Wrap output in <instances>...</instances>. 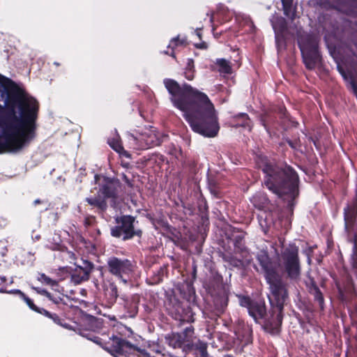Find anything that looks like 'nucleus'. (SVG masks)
Instances as JSON below:
<instances>
[{
	"instance_id": "bb28decb",
	"label": "nucleus",
	"mask_w": 357,
	"mask_h": 357,
	"mask_svg": "<svg viewBox=\"0 0 357 357\" xmlns=\"http://www.w3.org/2000/svg\"><path fill=\"white\" fill-rule=\"evenodd\" d=\"M197 36L200 38L201 37V34H200V32L199 31H197Z\"/></svg>"
},
{
	"instance_id": "a211bd4d",
	"label": "nucleus",
	"mask_w": 357,
	"mask_h": 357,
	"mask_svg": "<svg viewBox=\"0 0 357 357\" xmlns=\"http://www.w3.org/2000/svg\"><path fill=\"white\" fill-rule=\"evenodd\" d=\"M272 23L275 31H282L284 28V24L282 19H278L277 21L273 20Z\"/></svg>"
},
{
	"instance_id": "f3484780",
	"label": "nucleus",
	"mask_w": 357,
	"mask_h": 357,
	"mask_svg": "<svg viewBox=\"0 0 357 357\" xmlns=\"http://www.w3.org/2000/svg\"><path fill=\"white\" fill-rule=\"evenodd\" d=\"M38 280L43 284L50 286H54L56 284L55 281L52 280V279H50L44 274L40 275V276L38 277Z\"/></svg>"
},
{
	"instance_id": "9b49d317",
	"label": "nucleus",
	"mask_w": 357,
	"mask_h": 357,
	"mask_svg": "<svg viewBox=\"0 0 357 357\" xmlns=\"http://www.w3.org/2000/svg\"><path fill=\"white\" fill-rule=\"evenodd\" d=\"M356 213H357V204L356 203H354L351 205H349L344 209V221H345V228L347 230H349V227L352 225Z\"/></svg>"
},
{
	"instance_id": "393cba45",
	"label": "nucleus",
	"mask_w": 357,
	"mask_h": 357,
	"mask_svg": "<svg viewBox=\"0 0 357 357\" xmlns=\"http://www.w3.org/2000/svg\"><path fill=\"white\" fill-rule=\"evenodd\" d=\"M197 47L200 49H206L207 47V45L204 43H200L195 45Z\"/></svg>"
},
{
	"instance_id": "4468645a",
	"label": "nucleus",
	"mask_w": 357,
	"mask_h": 357,
	"mask_svg": "<svg viewBox=\"0 0 357 357\" xmlns=\"http://www.w3.org/2000/svg\"><path fill=\"white\" fill-rule=\"evenodd\" d=\"M216 64L218 66L219 71L220 73L225 74H231L232 73L229 63L225 59H218Z\"/></svg>"
},
{
	"instance_id": "7ed1b4c3",
	"label": "nucleus",
	"mask_w": 357,
	"mask_h": 357,
	"mask_svg": "<svg viewBox=\"0 0 357 357\" xmlns=\"http://www.w3.org/2000/svg\"><path fill=\"white\" fill-rule=\"evenodd\" d=\"M266 174L265 184L268 188L279 196L289 195L293 198L296 195L298 176L296 172L290 167L284 172L278 174L271 165L264 168Z\"/></svg>"
},
{
	"instance_id": "9d476101",
	"label": "nucleus",
	"mask_w": 357,
	"mask_h": 357,
	"mask_svg": "<svg viewBox=\"0 0 357 357\" xmlns=\"http://www.w3.org/2000/svg\"><path fill=\"white\" fill-rule=\"evenodd\" d=\"M301 50L303 54L304 62L308 68H313L314 66L319 62V56L317 52H314L313 56H311L308 52L307 48L300 43Z\"/></svg>"
},
{
	"instance_id": "423d86ee",
	"label": "nucleus",
	"mask_w": 357,
	"mask_h": 357,
	"mask_svg": "<svg viewBox=\"0 0 357 357\" xmlns=\"http://www.w3.org/2000/svg\"><path fill=\"white\" fill-rule=\"evenodd\" d=\"M266 279L271 284V288L272 291V296L270 298V300L271 301L273 298H274L277 301L278 308V310L280 311L281 305L287 297V291L281 285L278 286L274 283L273 275H272V274L267 273Z\"/></svg>"
},
{
	"instance_id": "f03ea898",
	"label": "nucleus",
	"mask_w": 357,
	"mask_h": 357,
	"mask_svg": "<svg viewBox=\"0 0 357 357\" xmlns=\"http://www.w3.org/2000/svg\"><path fill=\"white\" fill-rule=\"evenodd\" d=\"M17 107H8L6 117L0 121V152H17L26 146L35 137L38 102L33 97L22 95L17 100Z\"/></svg>"
},
{
	"instance_id": "ddd939ff",
	"label": "nucleus",
	"mask_w": 357,
	"mask_h": 357,
	"mask_svg": "<svg viewBox=\"0 0 357 357\" xmlns=\"http://www.w3.org/2000/svg\"><path fill=\"white\" fill-rule=\"evenodd\" d=\"M284 14L289 17L291 19H294L295 17V8L292 5L291 0H282Z\"/></svg>"
},
{
	"instance_id": "f257e3e1",
	"label": "nucleus",
	"mask_w": 357,
	"mask_h": 357,
	"mask_svg": "<svg viewBox=\"0 0 357 357\" xmlns=\"http://www.w3.org/2000/svg\"><path fill=\"white\" fill-rule=\"evenodd\" d=\"M164 82L172 96L174 105L184 113L192 130L204 137H215L220 128L214 105L208 96L188 85L181 91L178 84L172 79Z\"/></svg>"
},
{
	"instance_id": "1a4fd4ad",
	"label": "nucleus",
	"mask_w": 357,
	"mask_h": 357,
	"mask_svg": "<svg viewBox=\"0 0 357 357\" xmlns=\"http://www.w3.org/2000/svg\"><path fill=\"white\" fill-rule=\"evenodd\" d=\"M95 178L96 181L103 185L102 188L100 189L103 198L110 197L114 195V188L116 183L113 181L100 176H96Z\"/></svg>"
},
{
	"instance_id": "f8f14e48",
	"label": "nucleus",
	"mask_w": 357,
	"mask_h": 357,
	"mask_svg": "<svg viewBox=\"0 0 357 357\" xmlns=\"http://www.w3.org/2000/svg\"><path fill=\"white\" fill-rule=\"evenodd\" d=\"M249 314L255 319L262 318L265 314V307L262 303L252 304L248 307Z\"/></svg>"
},
{
	"instance_id": "20e7f679",
	"label": "nucleus",
	"mask_w": 357,
	"mask_h": 357,
	"mask_svg": "<svg viewBox=\"0 0 357 357\" xmlns=\"http://www.w3.org/2000/svg\"><path fill=\"white\" fill-rule=\"evenodd\" d=\"M297 255L298 249L295 246H290L282 257L286 271L291 278H296L299 274Z\"/></svg>"
},
{
	"instance_id": "412c9836",
	"label": "nucleus",
	"mask_w": 357,
	"mask_h": 357,
	"mask_svg": "<svg viewBox=\"0 0 357 357\" xmlns=\"http://www.w3.org/2000/svg\"><path fill=\"white\" fill-rule=\"evenodd\" d=\"M86 201L91 205H98L101 206L102 202L100 199H86Z\"/></svg>"
},
{
	"instance_id": "6ab92c4d",
	"label": "nucleus",
	"mask_w": 357,
	"mask_h": 357,
	"mask_svg": "<svg viewBox=\"0 0 357 357\" xmlns=\"http://www.w3.org/2000/svg\"><path fill=\"white\" fill-rule=\"evenodd\" d=\"M183 43H184L183 40H180L178 38H174L170 41L169 47H171L172 49H174L179 45H182Z\"/></svg>"
},
{
	"instance_id": "5701e85b",
	"label": "nucleus",
	"mask_w": 357,
	"mask_h": 357,
	"mask_svg": "<svg viewBox=\"0 0 357 357\" xmlns=\"http://www.w3.org/2000/svg\"><path fill=\"white\" fill-rule=\"evenodd\" d=\"M129 139H130V145L132 146H133V148H135L136 147V138L133 136V135H130L129 136Z\"/></svg>"
},
{
	"instance_id": "2eb2a0df",
	"label": "nucleus",
	"mask_w": 357,
	"mask_h": 357,
	"mask_svg": "<svg viewBox=\"0 0 357 357\" xmlns=\"http://www.w3.org/2000/svg\"><path fill=\"white\" fill-rule=\"evenodd\" d=\"M109 145L114 150L120 154L125 155L126 157L129 156L128 153L123 150L121 143L117 139L109 141Z\"/></svg>"
},
{
	"instance_id": "cd10ccee",
	"label": "nucleus",
	"mask_w": 357,
	"mask_h": 357,
	"mask_svg": "<svg viewBox=\"0 0 357 357\" xmlns=\"http://www.w3.org/2000/svg\"><path fill=\"white\" fill-rule=\"evenodd\" d=\"M323 302V299L321 297H320V303H321Z\"/></svg>"
},
{
	"instance_id": "39448f33",
	"label": "nucleus",
	"mask_w": 357,
	"mask_h": 357,
	"mask_svg": "<svg viewBox=\"0 0 357 357\" xmlns=\"http://www.w3.org/2000/svg\"><path fill=\"white\" fill-rule=\"evenodd\" d=\"M134 218L130 216H123L121 218V229L119 231L117 229H112V234L114 236H120L121 235V232H123L125 236L124 238H131L135 234H136L134 231Z\"/></svg>"
},
{
	"instance_id": "a878e982",
	"label": "nucleus",
	"mask_w": 357,
	"mask_h": 357,
	"mask_svg": "<svg viewBox=\"0 0 357 357\" xmlns=\"http://www.w3.org/2000/svg\"><path fill=\"white\" fill-rule=\"evenodd\" d=\"M277 319H278V323L275 326L276 328L279 326V325L280 324V323L282 321V317L280 314H278Z\"/></svg>"
},
{
	"instance_id": "aec40b11",
	"label": "nucleus",
	"mask_w": 357,
	"mask_h": 357,
	"mask_svg": "<svg viewBox=\"0 0 357 357\" xmlns=\"http://www.w3.org/2000/svg\"><path fill=\"white\" fill-rule=\"evenodd\" d=\"M17 292L22 295L24 301L31 309H32L33 310L38 311L36 307L34 305V304L33 303L32 301L30 298L26 297L20 291H17Z\"/></svg>"
},
{
	"instance_id": "b1692460",
	"label": "nucleus",
	"mask_w": 357,
	"mask_h": 357,
	"mask_svg": "<svg viewBox=\"0 0 357 357\" xmlns=\"http://www.w3.org/2000/svg\"><path fill=\"white\" fill-rule=\"evenodd\" d=\"M241 118L245 121V123L243 125V126H248L249 119L246 114H241Z\"/></svg>"
},
{
	"instance_id": "6e6552de",
	"label": "nucleus",
	"mask_w": 357,
	"mask_h": 357,
	"mask_svg": "<svg viewBox=\"0 0 357 357\" xmlns=\"http://www.w3.org/2000/svg\"><path fill=\"white\" fill-rule=\"evenodd\" d=\"M112 340V349L109 350V352L114 355V353L118 354H127L134 349V347L129 342L121 340L117 337H113Z\"/></svg>"
},
{
	"instance_id": "0eeeda50",
	"label": "nucleus",
	"mask_w": 357,
	"mask_h": 357,
	"mask_svg": "<svg viewBox=\"0 0 357 357\" xmlns=\"http://www.w3.org/2000/svg\"><path fill=\"white\" fill-rule=\"evenodd\" d=\"M109 271L119 277L130 271V265L128 261H121L117 258H111L108 261Z\"/></svg>"
},
{
	"instance_id": "dca6fc26",
	"label": "nucleus",
	"mask_w": 357,
	"mask_h": 357,
	"mask_svg": "<svg viewBox=\"0 0 357 357\" xmlns=\"http://www.w3.org/2000/svg\"><path fill=\"white\" fill-rule=\"evenodd\" d=\"M192 68H193L192 61L189 60L188 63V67H187L186 71L185 73L186 78L189 80H192L194 77V73L192 71Z\"/></svg>"
},
{
	"instance_id": "4be33fe9",
	"label": "nucleus",
	"mask_w": 357,
	"mask_h": 357,
	"mask_svg": "<svg viewBox=\"0 0 357 357\" xmlns=\"http://www.w3.org/2000/svg\"><path fill=\"white\" fill-rule=\"evenodd\" d=\"M34 290H36L37 291V293L38 294H43V295H45L47 297H48L50 300H52V298L50 296V294L46 291L44 289H39V288H33Z\"/></svg>"
}]
</instances>
